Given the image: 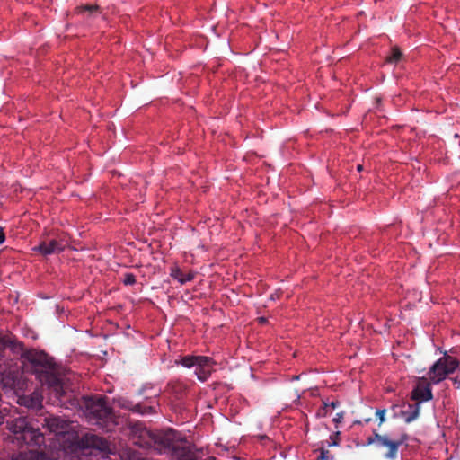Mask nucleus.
<instances>
[{
  "instance_id": "f257e3e1",
  "label": "nucleus",
  "mask_w": 460,
  "mask_h": 460,
  "mask_svg": "<svg viewBox=\"0 0 460 460\" xmlns=\"http://www.w3.org/2000/svg\"><path fill=\"white\" fill-rule=\"evenodd\" d=\"M22 356L30 364L31 372L39 381L51 388L59 400L66 394L67 384L51 357L36 349L25 350Z\"/></svg>"
},
{
  "instance_id": "f03ea898",
  "label": "nucleus",
  "mask_w": 460,
  "mask_h": 460,
  "mask_svg": "<svg viewBox=\"0 0 460 460\" xmlns=\"http://www.w3.org/2000/svg\"><path fill=\"white\" fill-rule=\"evenodd\" d=\"M81 408L87 421L92 425L111 431L117 424L115 413L108 405L106 396L100 394L84 396L82 399Z\"/></svg>"
},
{
  "instance_id": "7ed1b4c3",
  "label": "nucleus",
  "mask_w": 460,
  "mask_h": 460,
  "mask_svg": "<svg viewBox=\"0 0 460 460\" xmlns=\"http://www.w3.org/2000/svg\"><path fill=\"white\" fill-rule=\"evenodd\" d=\"M7 425L12 433V441L19 447L26 445L40 447L45 442L44 435L40 432V427H33L26 418H16L8 421Z\"/></svg>"
},
{
  "instance_id": "20e7f679",
  "label": "nucleus",
  "mask_w": 460,
  "mask_h": 460,
  "mask_svg": "<svg viewBox=\"0 0 460 460\" xmlns=\"http://www.w3.org/2000/svg\"><path fill=\"white\" fill-rule=\"evenodd\" d=\"M187 368L195 367V374L198 379L205 382L214 372L216 362L210 357L187 355L175 361Z\"/></svg>"
},
{
  "instance_id": "39448f33",
  "label": "nucleus",
  "mask_w": 460,
  "mask_h": 460,
  "mask_svg": "<svg viewBox=\"0 0 460 460\" xmlns=\"http://www.w3.org/2000/svg\"><path fill=\"white\" fill-rule=\"evenodd\" d=\"M458 367L456 358L450 356L440 358L430 368L429 378L433 384L443 381L449 374L453 373Z\"/></svg>"
},
{
  "instance_id": "423d86ee",
  "label": "nucleus",
  "mask_w": 460,
  "mask_h": 460,
  "mask_svg": "<svg viewBox=\"0 0 460 460\" xmlns=\"http://www.w3.org/2000/svg\"><path fill=\"white\" fill-rule=\"evenodd\" d=\"M36 422L50 433H55L57 435L65 434L72 429V422L68 420L64 417L51 414L46 415L40 413Z\"/></svg>"
},
{
  "instance_id": "0eeeda50",
  "label": "nucleus",
  "mask_w": 460,
  "mask_h": 460,
  "mask_svg": "<svg viewBox=\"0 0 460 460\" xmlns=\"http://www.w3.org/2000/svg\"><path fill=\"white\" fill-rule=\"evenodd\" d=\"M408 438L406 434L402 435L398 441L391 440L385 435H380L374 431V436L367 438V444H374L377 442L380 446L388 447V452L385 455L386 459H394L398 454L399 447Z\"/></svg>"
},
{
  "instance_id": "6e6552de",
  "label": "nucleus",
  "mask_w": 460,
  "mask_h": 460,
  "mask_svg": "<svg viewBox=\"0 0 460 460\" xmlns=\"http://www.w3.org/2000/svg\"><path fill=\"white\" fill-rule=\"evenodd\" d=\"M115 402L119 407L129 410L132 412L138 413L140 415L154 414L156 412L155 407L154 406L146 405L144 403L134 404L132 402L123 397L117 398Z\"/></svg>"
},
{
  "instance_id": "1a4fd4ad",
  "label": "nucleus",
  "mask_w": 460,
  "mask_h": 460,
  "mask_svg": "<svg viewBox=\"0 0 460 460\" xmlns=\"http://www.w3.org/2000/svg\"><path fill=\"white\" fill-rule=\"evenodd\" d=\"M66 244L56 239L45 240L33 248L34 251L39 252L40 254L47 256L50 254H58L65 250Z\"/></svg>"
},
{
  "instance_id": "9d476101",
  "label": "nucleus",
  "mask_w": 460,
  "mask_h": 460,
  "mask_svg": "<svg viewBox=\"0 0 460 460\" xmlns=\"http://www.w3.org/2000/svg\"><path fill=\"white\" fill-rule=\"evenodd\" d=\"M18 402L36 413L42 410V396L38 392L19 397Z\"/></svg>"
},
{
  "instance_id": "9b49d317",
  "label": "nucleus",
  "mask_w": 460,
  "mask_h": 460,
  "mask_svg": "<svg viewBox=\"0 0 460 460\" xmlns=\"http://www.w3.org/2000/svg\"><path fill=\"white\" fill-rule=\"evenodd\" d=\"M81 443L84 447H93L101 451L108 449V441L93 433L84 434L81 438Z\"/></svg>"
},
{
  "instance_id": "f8f14e48",
  "label": "nucleus",
  "mask_w": 460,
  "mask_h": 460,
  "mask_svg": "<svg viewBox=\"0 0 460 460\" xmlns=\"http://www.w3.org/2000/svg\"><path fill=\"white\" fill-rule=\"evenodd\" d=\"M433 397L429 385L417 386L411 393V399L420 402H426L431 400Z\"/></svg>"
},
{
  "instance_id": "ddd939ff",
  "label": "nucleus",
  "mask_w": 460,
  "mask_h": 460,
  "mask_svg": "<svg viewBox=\"0 0 460 460\" xmlns=\"http://www.w3.org/2000/svg\"><path fill=\"white\" fill-rule=\"evenodd\" d=\"M14 460H49V458L44 452L31 449L20 452Z\"/></svg>"
},
{
  "instance_id": "4468645a",
  "label": "nucleus",
  "mask_w": 460,
  "mask_h": 460,
  "mask_svg": "<svg viewBox=\"0 0 460 460\" xmlns=\"http://www.w3.org/2000/svg\"><path fill=\"white\" fill-rule=\"evenodd\" d=\"M420 408V402H415L414 404H409L408 410L402 411L406 423H411L419 417Z\"/></svg>"
},
{
  "instance_id": "2eb2a0df",
  "label": "nucleus",
  "mask_w": 460,
  "mask_h": 460,
  "mask_svg": "<svg viewBox=\"0 0 460 460\" xmlns=\"http://www.w3.org/2000/svg\"><path fill=\"white\" fill-rule=\"evenodd\" d=\"M171 277L177 279L181 284H185L193 279L194 274L191 272L185 273L179 268H173L171 270Z\"/></svg>"
},
{
  "instance_id": "dca6fc26",
  "label": "nucleus",
  "mask_w": 460,
  "mask_h": 460,
  "mask_svg": "<svg viewBox=\"0 0 460 460\" xmlns=\"http://www.w3.org/2000/svg\"><path fill=\"white\" fill-rule=\"evenodd\" d=\"M402 53L398 47H394L391 49V54L386 58L388 63H397L401 60Z\"/></svg>"
},
{
  "instance_id": "f3484780",
  "label": "nucleus",
  "mask_w": 460,
  "mask_h": 460,
  "mask_svg": "<svg viewBox=\"0 0 460 460\" xmlns=\"http://www.w3.org/2000/svg\"><path fill=\"white\" fill-rule=\"evenodd\" d=\"M330 411L329 402H323V406L317 410L316 416L318 418H325Z\"/></svg>"
},
{
  "instance_id": "a211bd4d",
  "label": "nucleus",
  "mask_w": 460,
  "mask_h": 460,
  "mask_svg": "<svg viewBox=\"0 0 460 460\" xmlns=\"http://www.w3.org/2000/svg\"><path fill=\"white\" fill-rule=\"evenodd\" d=\"M99 6L95 4L82 5L77 8L78 13L89 12L90 13H97Z\"/></svg>"
},
{
  "instance_id": "6ab92c4d",
  "label": "nucleus",
  "mask_w": 460,
  "mask_h": 460,
  "mask_svg": "<svg viewBox=\"0 0 460 460\" xmlns=\"http://www.w3.org/2000/svg\"><path fill=\"white\" fill-rule=\"evenodd\" d=\"M122 281L127 286L128 285H134L136 283V277H135V275L133 273L128 272V273H125L123 275V280Z\"/></svg>"
},
{
  "instance_id": "aec40b11",
  "label": "nucleus",
  "mask_w": 460,
  "mask_h": 460,
  "mask_svg": "<svg viewBox=\"0 0 460 460\" xmlns=\"http://www.w3.org/2000/svg\"><path fill=\"white\" fill-rule=\"evenodd\" d=\"M385 409H378L376 411V418L379 420V426H381L385 420Z\"/></svg>"
},
{
  "instance_id": "412c9836",
  "label": "nucleus",
  "mask_w": 460,
  "mask_h": 460,
  "mask_svg": "<svg viewBox=\"0 0 460 460\" xmlns=\"http://www.w3.org/2000/svg\"><path fill=\"white\" fill-rule=\"evenodd\" d=\"M11 345V340L0 334V353Z\"/></svg>"
},
{
  "instance_id": "4be33fe9",
  "label": "nucleus",
  "mask_w": 460,
  "mask_h": 460,
  "mask_svg": "<svg viewBox=\"0 0 460 460\" xmlns=\"http://www.w3.org/2000/svg\"><path fill=\"white\" fill-rule=\"evenodd\" d=\"M341 433L339 431L335 432L333 435L330 437V442L328 443L329 447L338 446L339 445V437Z\"/></svg>"
},
{
  "instance_id": "5701e85b",
  "label": "nucleus",
  "mask_w": 460,
  "mask_h": 460,
  "mask_svg": "<svg viewBox=\"0 0 460 460\" xmlns=\"http://www.w3.org/2000/svg\"><path fill=\"white\" fill-rule=\"evenodd\" d=\"M330 452L325 449H322L320 456H317V460H328Z\"/></svg>"
},
{
  "instance_id": "b1692460",
  "label": "nucleus",
  "mask_w": 460,
  "mask_h": 460,
  "mask_svg": "<svg viewBox=\"0 0 460 460\" xmlns=\"http://www.w3.org/2000/svg\"><path fill=\"white\" fill-rule=\"evenodd\" d=\"M338 406H340V402L338 400L336 401H332L331 402H329V408L330 410H334L335 408H337Z\"/></svg>"
},
{
  "instance_id": "393cba45",
  "label": "nucleus",
  "mask_w": 460,
  "mask_h": 460,
  "mask_svg": "<svg viewBox=\"0 0 460 460\" xmlns=\"http://www.w3.org/2000/svg\"><path fill=\"white\" fill-rule=\"evenodd\" d=\"M343 416H344V412L343 411L337 413L336 417L333 419V421L334 422H340L341 420L343 419Z\"/></svg>"
},
{
  "instance_id": "a878e982",
  "label": "nucleus",
  "mask_w": 460,
  "mask_h": 460,
  "mask_svg": "<svg viewBox=\"0 0 460 460\" xmlns=\"http://www.w3.org/2000/svg\"><path fill=\"white\" fill-rule=\"evenodd\" d=\"M5 240V234L4 232V228L0 226V244H2Z\"/></svg>"
},
{
  "instance_id": "bb28decb",
  "label": "nucleus",
  "mask_w": 460,
  "mask_h": 460,
  "mask_svg": "<svg viewBox=\"0 0 460 460\" xmlns=\"http://www.w3.org/2000/svg\"><path fill=\"white\" fill-rule=\"evenodd\" d=\"M259 321H260V323H265V322H266V318H264V317H260V318H259Z\"/></svg>"
},
{
  "instance_id": "cd10ccee",
  "label": "nucleus",
  "mask_w": 460,
  "mask_h": 460,
  "mask_svg": "<svg viewBox=\"0 0 460 460\" xmlns=\"http://www.w3.org/2000/svg\"><path fill=\"white\" fill-rule=\"evenodd\" d=\"M369 421H371V419H370V418H368V419H366V420H365V422H366V423H368Z\"/></svg>"
},
{
  "instance_id": "c85d7f7f",
  "label": "nucleus",
  "mask_w": 460,
  "mask_h": 460,
  "mask_svg": "<svg viewBox=\"0 0 460 460\" xmlns=\"http://www.w3.org/2000/svg\"><path fill=\"white\" fill-rule=\"evenodd\" d=\"M358 171H361V170H362V165H360V164H359V165H358Z\"/></svg>"
}]
</instances>
